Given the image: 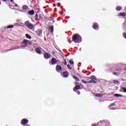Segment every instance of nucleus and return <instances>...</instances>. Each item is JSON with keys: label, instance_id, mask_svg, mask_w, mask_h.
Wrapping results in <instances>:
<instances>
[{"label": "nucleus", "instance_id": "nucleus-1", "mask_svg": "<svg viewBox=\"0 0 126 126\" xmlns=\"http://www.w3.org/2000/svg\"><path fill=\"white\" fill-rule=\"evenodd\" d=\"M82 39L81 36L77 34H74L72 36V40L76 43H81L82 42Z\"/></svg>", "mask_w": 126, "mask_h": 126}, {"label": "nucleus", "instance_id": "nucleus-2", "mask_svg": "<svg viewBox=\"0 0 126 126\" xmlns=\"http://www.w3.org/2000/svg\"><path fill=\"white\" fill-rule=\"evenodd\" d=\"M25 24L27 28L30 30H33L34 29V25L29 23V21H27L25 22Z\"/></svg>", "mask_w": 126, "mask_h": 126}, {"label": "nucleus", "instance_id": "nucleus-3", "mask_svg": "<svg viewBox=\"0 0 126 126\" xmlns=\"http://www.w3.org/2000/svg\"><path fill=\"white\" fill-rule=\"evenodd\" d=\"M115 71L116 72H113V74H114V75H116V76H118V74H121V71H122V69L120 68H117L115 69Z\"/></svg>", "mask_w": 126, "mask_h": 126}, {"label": "nucleus", "instance_id": "nucleus-4", "mask_svg": "<svg viewBox=\"0 0 126 126\" xmlns=\"http://www.w3.org/2000/svg\"><path fill=\"white\" fill-rule=\"evenodd\" d=\"M43 57L45 60H49V59H51L52 58V55L49 53H45L44 54Z\"/></svg>", "mask_w": 126, "mask_h": 126}, {"label": "nucleus", "instance_id": "nucleus-5", "mask_svg": "<svg viewBox=\"0 0 126 126\" xmlns=\"http://www.w3.org/2000/svg\"><path fill=\"white\" fill-rule=\"evenodd\" d=\"M22 48H26V46H19L14 48H11L6 50V52H9V51H13V50H18L19 49H22Z\"/></svg>", "mask_w": 126, "mask_h": 126}, {"label": "nucleus", "instance_id": "nucleus-6", "mask_svg": "<svg viewBox=\"0 0 126 126\" xmlns=\"http://www.w3.org/2000/svg\"><path fill=\"white\" fill-rule=\"evenodd\" d=\"M22 44H25V46H24V47H27V45H28V44H31V42H30L29 40H27L26 39H24L23 42H22Z\"/></svg>", "mask_w": 126, "mask_h": 126}, {"label": "nucleus", "instance_id": "nucleus-7", "mask_svg": "<svg viewBox=\"0 0 126 126\" xmlns=\"http://www.w3.org/2000/svg\"><path fill=\"white\" fill-rule=\"evenodd\" d=\"M29 122V121L28 119H23L21 121V125L22 126H26V125H27V124H28Z\"/></svg>", "mask_w": 126, "mask_h": 126}, {"label": "nucleus", "instance_id": "nucleus-8", "mask_svg": "<svg viewBox=\"0 0 126 126\" xmlns=\"http://www.w3.org/2000/svg\"><path fill=\"white\" fill-rule=\"evenodd\" d=\"M107 123H108V121L107 120H102L97 123V126H101V125H106Z\"/></svg>", "mask_w": 126, "mask_h": 126}, {"label": "nucleus", "instance_id": "nucleus-9", "mask_svg": "<svg viewBox=\"0 0 126 126\" xmlns=\"http://www.w3.org/2000/svg\"><path fill=\"white\" fill-rule=\"evenodd\" d=\"M93 28L95 30H99V25L97 23H94Z\"/></svg>", "mask_w": 126, "mask_h": 126}, {"label": "nucleus", "instance_id": "nucleus-10", "mask_svg": "<svg viewBox=\"0 0 126 126\" xmlns=\"http://www.w3.org/2000/svg\"><path fill=\"white\" fill-rule=\"evenodd\" d=\"M57 59H56V58H53L52 59H51V64L52 65H55V64H57Z\"/></svg>", "mask_w": 126, "mask_h": 126}, {"label": "nucleus", "instance_id": "nucleus-11", "mask_svg": "<svg viewBox=\"0 0 126 126\" xmlns=\"http://www.w3.org/2000/svg\"><path fill=\"white\" fill-rule=\"evenodd\" d=\"M86 78H88V80H89V79H93V80H97V78L96 76L94 75L91 76L90 78L89 77H87Z\"/></svg>", "mask_w": 126, "mask_h": 126}, {"label": "nucleus", "instance_id": "nucleus-12", "mask_svg": "<svg viewBox=\"0 0 126 126\" xmlns=\"http://www.w3.org/2000/svg\"><path fill=\"white\" fill-rule=\"evenodd\" d=\"M28 14L29 15H34L35 14V12L34 11V10H31L28 12Z\"/></svg>", "mask_w": 126, "mask_h": 126}, {"label": "nucleus", "instance_id": "nucleus-13", "mask_svg": "<svg viewBox=\"0 0 126 126\" xmlns=\"http://www.w3.org/2000/svg\"><path fill=\"white\" fill-rule=\"evenodd\" d=\"M56 71H62V66L57 65L56 66Z\"/></svg>", "mask_w": 126, "mask_h": 126}, {"label": "nucleus", "instance_id": "nucleus-14", "mask_svg": "<svg viewBox=\"0 0 126 126\" xmlns=\"http://www.w3.org/2000/svg\"><path fill=\"white\" fill-rule=\"evenodd\" d=\"M35 52L37 53V54H38V55H42V51H41V49L39 48L36 49Z\"/></svg>", "mask_w": 126, "mask_h": 126}, {"label": "nucleus", "instance_id": "nucleus-15", "mask_svg": "<svg viewBox=\"0 0 126 126\" xmlns=\"http://www.w3.org/2000/svg\"><path fill=\"white\" fill-rule=\"evenodd\" d=\"M120 92H124V93H126V88L121 87V89L119 91Z\"/></svg>", "mask_w": 126, "mask_h": 126}, {"label": "nucleus", "instance_id": "nucleus-16", "mask_svg": "<svg viewBox=\"0 0 126 126\" xmlns=\"http://www.w3.org/2000/svg\"><path fill=\"white\" fill-rule=\"evenodd\" d=\"M42 30H38L36 32V34L37 35V36H41V35L42 34Z\"/></svg>", "mask_w": 126, "mask_h": 126}, {"label": "nucleus", "instance_id": "nucleus-17", "mask_svg": "<svg viewBox=\"0 0 126 126\" xmlns=\"http://www.w3.org/2000/svg\"><path fill=\"white\" fill-rule=\"evenodd\" d=\"M63 76L65 78H66V77H68V72L67 71H65L63 73Z\"/></svg>", "mask_w": 126, "mask_h": 126}, {"label": "nucleus", "instance_id": "nucleus-18", "mask_svg": "<svg viewBox=\"0 0 126 126\" xmlns=\"http://www.w3.org/2000/svg\"><path fill=\"white\" fill-rule=\"evenodd\" d=\"M49 30H50L51 33H54V26H50Z\"/></svg>", "mask_w": 126, "mask_h": 126}, {"label": "nucleus", "instance_id": "nucleus-19", "mask_svg": "<svg viewBox=\"0 0 126 126\" xmlns=\"http://www.w3.org/2000/svg\"><path fill=\"white\" fill-rule=\"evenodd\" d=\"M22 9L24 10H27V9H28V6H26V5H23L22 6Z\"/></svg>", "mask_w": 126, "mask_h": 126}, {"label": "nucleus", "instance_id": "nucleus-20", "mask_svg": "<svg viewBox=\"0 0 126 126\" xmlns=\"http://www.w3.org/2000/svg\"><path fill=\"white\" fill-rule=\"evenodd\" d=\"M26 37L27 39H31L32 37L31 36L30 34H26Z\"/></svg>", "mask_w": 126, "mask_h": 126}, {"label": "nucleus", "instance_id": "nucleus-21", "mask_svg": "<svg viewBox=\"0 0 126 126\" xmlns=\"http://www.w3.org/2000/svg\"><path fill=\"white\" fill-rule=\"evenodd\" d=\"M118 16H126V13L125 12L120 13Z\"/></svg>", "mask_w": 126, "mask_h": 126}, {"label": "nucleus", "instance_id": "nucleus-22", "mask_svg": "<svg viewBox=\"0 0 126 126\" xmlns=\"http://www.w3.org/2000/svg\"><path fill=\"white\" fill-rule=\"evenodd\" d=\"M88 83H97V81H95L94 80H91L88 82Z\"/></svg>", "mask_w": 126, "mask_h": 126}, {"label": "nucleus", "instance_id": "nucleus-23", "mask_svg": "<svg viewBox=\"0 0 126 126\" xmlns=\"http://www.w3.org/2000/svg\"><path fill=\"white\" fill-rule=\"evenodd\" d=\"M73 78H74V79H75V80L76 81H79V79L78 78L76 77V76H75V75H74L73 76Z\"/></svg>", "mask_w": 126, "mask_h": 126}, {"label": "nucleus", "instance_id": "nucleus-24", "mask_svg": "<svg viewBox=\"0 0 126 126\" xmlns=\"http://www.w3.org/2000/svg\"><path fill=\"white\" fill-rule=\"evenodd\" d=\"M114 96H115V97H123V95L118 94H114Z\"/></svg>", "mask_w": 126, "mask_h": 126}, {"label": "nucleus", "instance_id": "nucleus-25", "mask_svg": "<svg viewBox=\"0 0 126 126\" xmlns=\"http://www.w3.org/2000/svg\"><path fill=\"white\" fill-rule=\"evenodd\" d=\"M122 9V7L121 6H118L117 8H116V10H117V11H120V10Z\"/></svg>", "mask_w": 126, "mask_h": 126}, {"label": "nucleus", "instance_id": "nucleus-26", "mask_svg": "<svg viewBox=\"0 0 126 126\" xmlns=\"http://www.w3.org/2000/svg\"><path fill=\"white\" fill-rule=\"evenodd\" d=\"M113 83L114 84H120V82L117 80H113Z\"/></svg>", "mask_w": 126, "mask_h": 126}, {"label": "nucleus", "instance_id": "nucleus-27", "mask_svg": "<svg viewBox=\"0 0 126 126\" xmlns=\"http://www.w3.org/2000/svg\"><path fill=\"white\" fill-rule=\"evenodd\" d=\"M13 26L14 27H18L19 26H20V25H19L18 23H15Z\"/></svg>", "mask_w": 126, "mask_h": 126}, {"label": "nucleus", "instance_id": "nucleus-28", "mask_svg": "<svg viewBox=\"0 0 126 126\" xmlns=\"http://www.w3.org/2000/svg\"><path fill=\"white\" fill-rule=\"evenodd\" d=\"M13 27H14L13 25H9L7 27V29H9L13 28Z\"/></svg>", "mask_w": 126, "mask_h": 126}, {"label": "nucleus", "instance_id": "nucleus-29", "mask_svg": "<svg viewBox=\"0 0 126 126\" xmlns=\"http://www.w3.org/2000/svg\"><path fill=\"white\" fill-rule=\"evenodd\" d=\"M82 82L83 83H84V84H87V83H88V82L85 81V80H82Z\"/></svg>", "mask_w": 126, "mask_h": 126}, {"label": "nucleus", "instance_id": "nucleus-30", "mask_svg": "<svg viewBox=\"0 0 126 126\" xmlns=\"http://www.w3.org/2000/svg\"><path fill=\"white\" fill-rule=\"evenodd\" d=\"M67 67H68V69H69V70H72V68H71V67H70V65L68 64L67 65Z\"/></svg>", "mask_w": 126, "mask_h": 126}, {"label": "nucleus", "instance_id": "nucleus-31", "mask_svg": "<svg viewBox=\"0 0 126 126\" xmlns=\"http://www.w3.org/2000/svg\"><path fill=\"white\" fill-rule=\"evenodd\" d=\"M70 64H74V62L72 60L69 61Z\"/></svg>", "mask_w": 126, "mask_h": 126}, {"label": "nucleus", "instance_id": "nucleus-32", "mask_svg": "<svg viewBox=\"0 0 126 126\" xmlns=\"http://www.w3.org/2000/svg\"><path fill=\"white\" fill-rule=\"evenodd\" d=\"M38 14H36L35 15V20H37L38 19Z\"/></svg>", "mask_w": 126, "mask_h": 126}, {"label": "nucleus", "instance_id": "nucleus-33", "mask_svg": "<svg viewBox=\"0 0 126 126\" xmlns=\"http://www.w3.org/2000/svg\"><path fill=\"white\" fill-rule=\"evenodd\" d=\"M95 96L96 97H101V94H96Z\"/></svg>", "mask_w": 126, "mask_h": 126}, {"label": "nucleus", "instance_id": "nucleus-34", "mask_svg": "<svg viewBox=\"0 0 126 126\" xmlns=\"http://www.w3.org/2000/svg\"><path fill=\"white\" fill-rule=\"evenodd\" d=\"M75 87L77 88V89L78 90L80 89V85H77L75 86Z\"/></svg>", "mask_w": 126, "mask_h": 126}, {"label": "nucleus", "instance_id": "nucleus-35", "mask_svg": "<svg viewBox=\"0 0 126 126\" xmlns=\"http://www.w3.org/2000/svg\"><path fill=\"white\" fill-rule=\"evenodd\" d=\"M115 106V103H111L109 105V107H114Z\"/></svg>", "mask_w": 126, "mask_h": 126}, {"label": "nucleus", "instance_id": "nucleus-36", "mask_svg": "<svg viewBox=\"0 0 126 126\" xmlns=\"http://www.w3.org/2000/svg\"><path fill=\"white\" fill-rule=\"evenodd\" d=\"M78 89H77V88L76 87H75L74 88H73V91H77Z\"/></svg>", "mask_w": 126, "mask_h": 126}, {"label": "nucleus", "instance_id": "nucleus-37", "mask_svg": "<svg viewBox=\"0 0 126 126\" xmlns=\"http://www.w3.org/2000/svg\"><path fill=\"white\" fill-rule=\"evenodd\" d=\"M64 64V65H66L67 64V63L66 62V61H65Z\"/></svg>", "mask_w": 126, "mask_h": 126}, {"label": "nucleus", "instance_id": "nucleus-38", "mask_svg": "<svg viewBox=\"0 0 126 126\" xmlns=\"http://www.w3.org/2000/svg\"><path fill=\"white\" fill-rule=\"evenodd\" d=\"M124 37L125 38V39H126V33L124 34Z\"/></svg>", "mask_w": 126, "mask_h": 126}, {"label": "nucleus", "instance_id": "nucleus-39", "mask_svg": "<svg viewBox=\"0 0 126 126\" xmlns=\"http://www.w3.org/2000/svg\"><path fill=\"white\" fill-rule=\"evenodd\" d=\"M18 11H20V12H24V11H23L21 10H18Z\"/></svg>", "mask_w": 126, "mask_h": 126}, {"label": "nucleus", "instance_id": "nucleus-40", "mask_svg": "<svg viewBox=\"0 0 126 126\" xmlns=\"http://www.w3.org/2000/svg\"><path fill=\"white\" fill-rule=\"evenodd\" d=\"M77 94H78V95H80V91H78V92H77Z\"/></svg>", "mask_w": 126, "mask_h": 126}, {"label": "nucleus", "instance_id": "nucleus-41", "mask_svg": "<svg viewBox=\"0 0 126 126\" xmlns=\"http://www.w3.org/2000/svg\"><path fill=\"white\" fill-rule=\"evenodd\" d=\"M92 126H97V125L95 124H93Z\"/></svg>", "mask_w": 126, "mask_h": 126}, {"label": "nucleus", "instance_id": "nucleus-42", "mask_svg": "<svg viewBox=\"0 0 126 126\" xmlns=\"http://www.w3.org/2000/svg\"><path fill=\"white\" fill-rule=\"evenodd\" d=\"M15 7H17V4H15Z\"/></svg>", "mask_w": 126, "mask_h": 126}, {"label": "nucleus", "instance_id": "nucleus-43", "mask_svg": "<svg viewBox=\"0 0 126 126\" xmlns=\"http://www.w3.org/2000/svg\"><path fill=\"white\" fill-rule=\"evenodd\" d=\"M10 1H11V2H13V0H10Z\"/></svg>", "mask_w": 126, "mask_h": 126}, {"label": "nucleus", "instance_id": "nucleus-44", "mask_svg": "<svg viewBox=\"0 0 126 126\" xmlns=\"http://www.w3.org/2000/svg\"><path fill=\"white\" fill-rule=\"evenodd\" d=\"M10 1H11V2H13V0H10Z\"/></svg>", "mask_w": 126, "mask_h": 126}, {"label": "nucleus", "instance_id": "nucleus-45", "mask_svg": "<svg viewBox=\"0 0 126 126\" xmlns=\"http://www.w3.org/2000/svg\"><path fill=\"white\" fill-rule=\"evenodd\" d=\"M61 9H63V6H61Z\"/></svg>", "mask_w": 126, "mask_h": 126}, {"label": "nucleus", "instance_id": "nucleus-46", "mask_svg": "<svg viewBox=\"0 0 126 126\" xmlns=\"http://www.w3.org/2000/svg\"><path fill=\"white\" fill-rule=\"evenodd\" d=\"M110 110H114V108H110Z\"/></svg>", "mask_w": 126, "mask_h": 126}, {"label": "nucleus", "instance_id": "nucleus-47", "mask_svg": "<svg viewBox=\"0 0 126 126\" xmlns=\"http://www.w3.org/2000/svg\"><path fill=\"white\" fill-rule=\"evenodd\" d=\"M6 0H2V1H4V2L6 1Z\"/></svg>", "mask_w": 126, "mask_h": 126}, {"label": "nucleus", "instance_id": "nucleus-48", "mask_svg": "<svg viewBox=\"0 0 126 126\" xmlns=\"http://www.w3.org/2000/svg\"><path fill=\"white\" fill-rule=\"evenodd\" d=\"M76 84H78V83H76Z\"/></svg>", "mask_w": 126, "mask_h": 126}, {"label": "nucleus", "instance_id": "nucleus-49", "mask_svg": "<svg viewBox=\"0 0 126 126\" xmlns=\"http://www.w3.org/2000/svg\"><path fill=\"white\" fill-rule=\"evenodd\" d=\"M58 51H59V52H61V51H60V50H58Z\"/></svg>", "mask_w": 126, "mask_h": 126}, {"label": "nucleus", "instance_id": "nucleus-50", "mask_svg": "<svg viewBox=\"0 0 126 126\" xmlns=\"http://www.w3.org/2000/svg\"><path fill=\"white\" fill-rule=\"evenodd\" d=\"M16 9V10H17V9Z\"/></svg>", "mask_w": 126, "mask_h": 126}, {"label": "nucleus", "instance_id": "nucleus-51", "mask_svg": "<svg viewBox=\"0 0 126 126\" xmlns=\"http://www.w3.org/2000/svg\"><path fill=\"white\" fill-rule=\"evenodd\" d=\"M17 22H18V20L17 21Z\"/></svg>", "mask_w": 126, "mask_h": 126}, {"label": "nucleus", "instance_id": "nucleus-52", "mask_svg": "<svg viewBox=\"0 0 126 126\" xmlns=\"http://www.w3.org/2000/svg\"><path fill=\"white\" fill-rule=\"evenodd\" d=\"M55 10H57V8H55Z\"/></svg>", "mask_w": 126, "mask_h": 126}, {"label": "nucleus", "instance_id": "nucleus-53", "mask_svg": "<svg viewBox=\"0 0 126 126\" xmlns=\"http://www.w3.org/2000/svg\"><path fill=\"white\" fill-rule=\"evenodd\" d=\"M16 13H18V12H16Z\"/></svg>", "mask_w": 126, "mask_h": 126}]
</instances>
